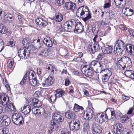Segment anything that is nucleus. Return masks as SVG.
I'll use <instances>...</instances> for the list:
<instances>
[{
    "instance_id": "f257e3e1",
    "label": "nucleus",
    "mask_w": 134,
    "mask_h": 134,
    "mask_svg": "<svg viewBox=\"0 0 134 134\" xmlns=\"http://www.w3.org/2000/svg\"><path fill=\"white\" fill-rule=\"evenodd\" d=\"M36 74L33 70H31L29 73V76L26 74L22 81L19 84L21 85H23L29 81L30 84L33 86H35L36 85L39 86V85H41L38 82H37V78L36 77Z\"/></svg>"
},
{
    "instance_id": "f03ea898",
    "label": "nucleus",
    "mask_w": 134,
    "mask_h": 134,
    "mask_svg": "<svg viewBox=\"0 0 134 134\" xmlns=\"http://www.w3.org/2000/svg\"><path fill=\"white\" fill-rule=\"evenodd\" d=\"M89 11L87 6H82L77 10L76 15L77 16L82 19L84 21L86 22L91 18V14Z\"/></svg>"
},
{
    "instance_id": "7ed1b4c3",
    "label": "nucleus",
    "mask_w": 134,
    "mask_h": 134,
    "mask_svg": "<svg viewBox=\"0 0 134 134\" xmlns=\"http://www.w3.org/2000/svg\"><path fill=\"white\" fill-rule=\"evenodd\" d=\"M117 67L120 70H125L129 69L132 66V63L130 58L127 56H124L115 62Z\"/></svg>"
},
{
    "instance_id": "20e7f679",
    "label": "nucleus",
    "mask_w": 134,
    "mask_h": 134,
    "mask_svg": "<svg viewBox=\"0 0 134 134\" xmlns=\"http://www.w3.org/2000/svg\"><path fill=\"white\" fill-rule=\"evenodd\" d=\"M75 20L74 19H72L66 21L63 25V27L60 24L57 27L58 32H64L65 31L71 32L73 30V28L74 25L75 24Z\"/></svg>"
},
{
    "instance_id": "39448f33",
    "label": "nucleus",
    "mask_w": 134,
    "mask_h": 134,
    "mask_svg": "<svg viewBox=\"0 0 134 134\" xmlns=\"http://www.w3.org/2000/svg\"><path fill=\"white\" fill-rule=\"evenodd\" d=\"M13 123L18 125H21L24 122V118L19 114L15 113L12 115Z\"/></svg>"
},
{
    "instance_id": "423d86ee",
    "label": "nucleus",
    "mask_w": 134,
    "mask_h": 134,
    "mask_svg": "<svg viewBox=\"0 0 134 134\" xmlns=\"http://www.w3.org/2000/svg\"><path fill=\"white\" fill-rule=\"evenodd\" d=\"M94 118L96 121L100 123L107 121L109 119L108 116L104 113H98L94 116Z\"/></svg>"
},
{
    "instance_id": "0eeeda50",
    "label": "nucleus",
    "mask_w": 134,
    "mask_h": 134,
    "mask_svg": "<svg viewBox=\"0 0 134 134\" xmlns=\"http://www.w3.org/2000/svg\"><path fill=\"white\" fill-rule=\"evenodd\" d=\"M53 77L52 76H49L46 79L45 81V83L42 82V81H44V80L42 78H40V80H38L39 83L41 84L43 87L48 86L52 85L53 83L54 80L53 79Z\"/></svg>"
},
{
    "instance_id": "6e6552de",
    "label": "nucleus",
    "mask_w": 134,
    "mask_h": 134,
    "mask_svg": "<svg viewBox=\"0 0 134 134\" xmlns=\"http://www.w3.org/2000/svg\"><path fill=\"white\" fill-rule=\"evenodd\" d=\"M97 36V35H96L93 39L94 43L93 45L91 44L90 45V44L89 45V51L91 53H94L100 49L99 44L97 42H96V38Z\"/></svg>"
},
{
    "instance_id": "1a4fd4ad",
    "label": "nucleus",
    "mask_w": 134,
    "mask_h": 134,
    "mask_svg": "<svg viewBox=\"0 0 134 134\" xmlns=\"http://www.w3.org/2000/svg\"><path fill=\"white\" fill-rule=\"evenodd\" d=\"M122 126L121 124L116 123L113 126V133L114 134H121L122 132Z\"/></svg>"
},
{
    "instance_id": "9d476101",
    "label": "nucleus",
    "mask_w": 134,
    "mask_h": 134,
    "mask_svg": "<svg viewBox=\"0 0 134 134\" xmlns=\"http://www.w3.org/2000/svg\"><path fill=\"white\" fill-rule=\"evenodd\" d=\"M76 23V22H75ZM73 28V30L75 33L79 34L83 32L84 30V26L80 22L76 23Z\"/></svg>"
},
{
    "instance_id": "9b49d317",
    "label": "nucleus",
    "mask_w": 134,
    "mask_h": 134,
    "mask_svg": "<svg viewBox=\"0 0 134 134\" xmlns=\"http://www.w3.org/2000/svg\"><path fill=\"white\" fill-rule=\"evenodd\" d=\"M58 128V124L52 121L48 126L47 134H51L53 130H56Z\"/></svg>"
},
{
    "instance_id": "f8f14e48",
    "label": "nucleus",
    "mask_w": 134,
    "mask_h": 134,
    "mask_svg": "<svg viewBox=\"0 0 134 134\" xmlns=\"http://www.w3.org/2000/svg\"><path fill=\"white\" fill-rule=\"evenodd\" d=\"M92 128L93 134H99L102 130L101 126L98 124H93L92 125Z\"/></svg>"
},
{
    "instance_id": "ddd939ff",
    "label": "nucleus",
    "mask_w": 134,
    "mask_h": 134,
    "mask_svg": "<svg viewBox=\"0 0 134 134\" xmlns=\"http://www.w3.org/2000/svg\"><path fill=\"white\" fill-rule=\"evenodd\" d=\"M35 22L37 24L41 27H45L48 24L46 20L42 18H37Z\"/></svg>"
},
{
    "instance_id": "4468645a",
    "label": "nucleus",
    "mask_w": 134,
    "mask_h": 134,
    "mask_svg": "<svg viewBox=\"0 0 134 134\" xmlns=\"http://www.w3.org/2000/svg\"><path fill=\"white\" fill-rule=\"evenodd\" d=\"M65 7L68 10H71L74 11L76 9V7L74 3L70 2L65 3Z\"/></svg>"
},
{
    "instance_id": "2eb2a0df",
    "label": "nucleus",
    "mask_w": 134,
    "mask_h": 134,
    "mask_svg": "<svg viewBox=\"0 0 134 134\" xmlns=\"http://www.w3.org/2000/svg\"><path fill=\"white\" fill-rule=\"evenodd\" d=\"M32 111L34 114L38 115L44 114L45 113L44 109L41 107L38 108V109L35 108H32Z\"/></svg>"
},
{
    "instance_id": "dca6fc26",
    "label": "nucleus",
    "mask_w": 134,
    "mask_h": 134,
    "mask_svg": "<svg viewBox=\"0 0 134 134\" xmlns=\"http://www.w3.org/2000/svg\"><path fill=\"white\" fill-rule=\"evenodd\" d=\"M90 129V127L88 122L87 121L83 125L81 134H88V131Z\"/></svg>"
},
{
    "instance_id": "f3484780",
    "label": "nucleus",
    "mask_w": 134,
    "mask_h": 134,
    "mask_svg": "<svg viewBox=\"0 0 134 134\" xmlns=\"http://www.w3.org/2000/svg\"><path fill=\"white\" fill-rule=\"evenodd\" d=\"M126 50L129 55L131 56L134 55V46L131 44L127 45L126 47Z\"/></svg>"
},
{
    "instance_id": "a211bd4d",
    "label": "nucleus",
    "mask_w": 134,
    "mask_h": 134,
    "mask_svg": "<svg viewBox=\"0 0 134 134\" xmlns=\"http://www.w3.org/2000/svg\"><path fill=\"white\" fill-rule=\"evenodd\" d=\"M42 45V44L40 42V40L39 39H35L32 42V47L35 49H39Z\"/></svg>"
},
{
    "instance_id": "6ab92c4d",
    "label": "nucleus",
    "mask_w": 134,
    "mask_h": 134,
    "mask_svg": "<svg viewBox=\"0 0 134 134\" xmlns=\"http://www.w3.org/2000/svg\"><path fill=\"white\" fill-rule=\"evenodd\" d=\"M21 110L22 113L24 115H27L29 113L31 110V107L29 105H25Z\"/></svg>"
},
{
    "instance_id": "aec40b11",
    "label": "nucleus",
    "mask_w": 134,
    "mask_h": 134,
    "mask_svg": "<svg viewBox=\"0 0 134 134\" xmlns=\"http://www.w3.org/2000/svg\"><path fill=\"white\" fill-rule=\"evenodd\" d=\"M22 43L26 49H29L31 46V42L28 39L24 38L22 41Z\"/></svg>"
},
{
    "instance_id": "412c9836",
    "label": "nucleus",
    "mask_w": 134,
    "mask_h": 134,
    "mask_svg": "<svg viewBox=\"0 0 134 134\" xmlns=\"http://www.w3.org/2000/svg\"><path fill=\"white\" fill-rule=\"evenodd\" d=\"M65 115L66 118L68 119H73L75 118L76 115L74 112L68 110L65 113Z\"/></svg>"
},
{
    "instance_id": "4be33fe9",
    "label": "nucleus",
    "mask_w": 134,
    "mask_h": 134,
    "mask_svg": "<svg viewBox=\"0 0 134 134\" xmlns=\"http://www.w3.org/2000/svg\"><path fill=\"white\" fill-rule=\"evenodd\" d=\"M113 49L112 47L110 46L106 45L102 48V52L105 54H109L112 52Z\"/></svg>"
},
{
    "instance_id": "5701e85b",
    "label": "nucleus",
    "mask_w": 134,
    "mask_h": 134,
    "mask_svg": "<svg viewBox=\"0 0 134 134\" xmlns=\"http://www.w3.org/2000/svg\"><path fill=\"white\" fill-rule=\"evenodd\" d=\"M124 48H122L117 47H114V53L116 55L120 56L122 54Z\"/></svg>"
},
{
    "instance_id": "b1692460",
    "label": "nucleus",
    "mask_w": 134,
    "mask_h": 134,
    "mask_svg": "<svg viewBox=\"0 0 134 134\" xmlns=\"http://www.w3.org/2000/svg\"><path fill=\"white\" fill-rule=\"evenodd\" d=\"M53 119L56 121L63 122L64 121V118L61 115L57 113H55L53 115Z\"/></svg>"
},
{
    "instance_id": "393cba45",
    "label": "nucleus",
    "mask_w": 134,
    "mask_h": 134,
    "mask_svg": "<svg viewBox=\"0 0 134 134\" xmlns=\"http://www.w3.org/2000/svg\"><path fill=\"white\" fill-rule=\"evenodd\" d=\"M43 43L47 46L49 47H52L53 44L52 38H51L50 37H47L44 38Z\"/></svg>"
},
{
    "instance_id": "a878e982",
    "label": "nucleus",
    "mask_w": 134,
    "mask_h": 134,
    "mask_svg": "<svg viewBox=\"0 0 134 134\" xmlns=\"http://www.w3.org/2000/svg\"><path fill=\"white\" fill-rule=\"evenodd\" d=\"M25 49L24 48H21L20 49L19 51L18 52V55L20 58L23 59L25 58L26 57Z\"/></svg>"
},
{
    "instance_id": "bb28decb",
    "label": "nucleus",
    "mask_w": 134,
    "mask_h": 134,
    "mask_svg": "<svg viewBox=\"0 0 134 134\" xmlns=\"http://www.w3.org/2000/svg\"><path fill=\"white\" fill-rule=\"evenodd\" d=\"M125 76L129 77L134 79V71L131 70H126L124 72Z\"/></svg>"
},
{
    "instance_id": "cd10ccee",
    "label": "nucleus",
    "mask_w": 134,
    "mask_h": 134,
    "mask_svg": "<svg viewBox=\"0 0 134 134\" xmlns=\"http://www.w3.org/2000/svg\"><path fill=\"white\" fill-rule=\"evenodd\" d=\"M124 14L127 16H131L133 15L134 11L132 9L129 8H125L124 9Z\"/></svg>"
},
{
    "instance_id": "c85d7f7f",
    "label": "nucleus",
    "mask_w": 134,
    "mask_h": 134,
    "mask_svg": "<svg viewBox=\"0 0 134 134\" xmlns=\"http://www.w3.org/2000/svg\"><path fill=\"white\" fill-rule=\"evenodd\" d=\"M69 127L70 130L76 131L80 129V124L75 125L73 124L72 125H69Z\"/></svg>"
},
{
    "instance_id": "c756f323",
    "label": "nucleus",
    "mask_w": 134,
    "mask_h": 134,
    "mask_svg": "<svg viewBox=\"0 0 134 134\" xmlns=\"http://www.w3.org/2000/svg\"><path fill=\"white\" fill-rule=\"evenodd\" d=\"M42 105V102L36 98L34 99V100L33 106L35 107L39 108Z\"/></svg>"
},
{
    "instance_id": "7c9ffc66",
    "label": "nucleus",
    "mask_w": 134,
    "mask_h": 134,
    "mask_svg": "<svg viewBox=\"0 0 134 134\" xmlns=\"http://www.w3.org/2000/svg\"><path fill=\"white\" fill-rule=\"evenodd\" d=\"M2 105H7L9 103V98L7 96H5L2 95Z\"/></svg>"
},
{
    "instance_id": "2f4dec72",
    "label": "nucleus",
    "mask_w": 134,
    "mask_h": 134,
    "mask_svg": "<svg viewBox=\"0 0 134 134\" xmlns=\"http://www.w3.org/2000/svg\"><path fill=\"white\" fill-rule=\"evenodd\" d=\"M91 69V67L86 65H85L83 66H82L81 68V70L83 74H85L87 71L90 70Z\"/></svg>"
},
{
    "instance_id": "473e14b6",
    "label": "nucleus",
    "mask_w": 134,
    "mask_h": 134,
    "mask_svg": "<svg viewBox=\"0 0 134 134\" xmlns=\"http://www.w3.org/2000/svg\"><path fill=\"white\" fill-rule=\"evenodd\" d=\"M116 44L115 46L117 45L118 47L125 49V45L124 42L121 40H118L117 41Z\"/></svg>"
},
{
    "instance_id": "72a5a7b5",
    "label": "nucleus",
    "mask_w": 134,
    "mask_h": 134,
    "mask_svg": "<svg viewBox=\"0 0 134 134\" xmlns=\"http://www.w3.org/2000/svg\"><path fill=\"white\" fill-rule=\"evenodd\" d=\"M55 20L57 21L60 22L62 20L63 18V15L60 13H56L55 15Z\"/></svg>"
},
{
    "instance_id": "f704fd0d",
    "label": "nucleus",
    "mask_w": 134,
    "mask_h": 134,
    "mask_svg": "<svg viewBox=\"0 0 134 134\" xmlns=\"http://www.w3.org/2000/svg\"><path fill=\"white\" fill-rule=\"evenodd\" d=\"M0 32L3 34H5L8 32V30L2 24L0 25Z\"/></svg>"
},
{
    "instance_id": "c9c22d12",
    "label": "nucleus",
    "mask_w": 134,
    "mask_h": 134,
    "mask_svg": "<svg viewBox=\"0 0 134 134\" xmlns=\"http://www.w3.org/2000/svg\"><path fill=\"white\" fill-rule=\"evenodd\" d=\"M114 1L115 3L116 7L122 5V7H124L125 5V3H124V4H123V0H114Z\"/></svg>"
},
{
    "instance_id": "e433bc0d",
    "label": "nucleus",
    "mask_w": 134,
    "mask_h": 134,
    "mask_svg": "<svg viewBox=\"0 0 134 134\" xmlns=\"http://www.w3.org/2000/svg\"><path fill=\"white\" fill-rule=\"evenodd\" d=\"M83 109V108L82 107L79 106L76 104H74L73 110L75 112L80 111V110H82Z\"/></svg>"
},
{
    "instance_id": "4c0bfd02",
    "label": "nucleus",
    "mask_w": 134,
    "mask_h": 134,
    "mask_svg": "<svg viewBox=\"0 0 134 134\" xmlns=\"http://www.w3.org/2000/svg\"><path fill=\"white\" fill-rule=\"evenodd\" d=\"M10 118H8L5 121H2L1 125L3 126H8L10 124Z\"/></svg>"
},
{
    "instance_id": "58836bf2",
    "label": "nucleus",
    "mask_w": 134,
    "mask_h": 134,
    "mask_svg": "<svg viewBox=\"0 0 134 134\" xmlns=\"http://www.w3.org/2000/svg\"><path fill=\"white\" fill-rule=\"evenodd\" d=\"M0 134H9L8 129L3 128L0 129Z\"/></svg>"
},
{
    "instance_id": "ea45409f",
    "label": "nucleus",
    "mask_w": 134,
    "mask_h": 134,
    "mask_svg": "<svg viewBox=\"0 0 134 134\" xmlns=\"http://www.w3.org/2000/svg\"><path fill=\"white\" fill-rule=\"evenodd\" d=\"M116 118L115 115V112L114 110H111V117H108V120H114Z\"/></svg>"
},
{
    "instance_id": "a19ab883",
    "label": "nucleus",
    "mask_w": 134,
    "mask_h": 134,
    "mask_svg": "<svg viewBox=\"0 0 134 134\" xmlns=\"http://www.w3.org/2000/svg\"><path fill=\"white\" fill-rule=\"evenodd\" d=\"M14 17L13 15L11 14H8L7 15V20L8 23H11L14 19Z\"/></svg>"
},
{
    "instance_id": "79ce46f5",
    "label": "nucleus",
    "mask_w": 134,
    "mask_h": 134,
    "mask_svg": "<svg viewBox=\"0 0 134 134\" xmlns=\"http://www.w3.org/2000/svg\"><path fill=\"white\" fill-rule=\"evenodd\" d=\"M64 2V0H55V4L59 6L62 5Z\"/></svg>"
},
{
    "instance_id": "37998d69",
    "label": "nucleus",
    "mask_w": 134,
    "mask_h": 134,
    "mask_svg": "<svg viewBox=\"0 0 134 134\" xmlns=\"http://www.w3.org/2000/svg\"><path fill=\"white\" fill-rule=\"evenodd\" d=\"M93 110L94 109L92 107L88 109L87 110V113L88 114L90 115L93 117L94 113Z\"/></svg>"
},
{
    "instance_id": "c03bdc74",
    "label": "nucleus",
    "mask_w": 134,
    "mask_h": 134,
    "mask_svg": "<svg viewBox=\"0 0 134 134\" xmlns=\"http://www.w3.org/2000/svg\"><path fill=\"white\" fill-rule=\"evenodd\" d=\"M34 99H35V98H30L29 99H28L27 100L28 104L27 105H30L31 107H32V105L33 106Z\"/></svg>"
},
{
    "instance_id": "a18cd8bd",
    "label": "nucleus",
    "mask_w": 134,
    "mask_h": 134,
    "mask_svg": "<svg viewBox=\"0 0 134 134\" xmlns=\"http://www.w3.org/2000/svg\"><path fill=\"white\" fill-rule=\"evenodd\" d=\"M57 98V97L55 94V95H51L49 99L52 102H54L56 101Z\"/></svg>"
},
{
    "instance_id": "49530a36",
    "label": "nucleus",
    "mask_w": 134,
    "mask_h": 134,
    "mask_svg": "<svg viewBox=\"0 0 134 134\" xmlns=\"http://www.w3.org/2000/svg\"><path fill=\"white\" fill-rule=\"evenodd\" d=\"M80 124L79 120L77 119H74L73 120H72L70 123L69 125H72V124Z\"/></svg>"
},
{
    "instance_id": "de8ad7c7",
    "label": "nucleus",
    "mask_w": 134,
    "mask_h": 134,
    "mask_svg": "<svg viewBox=\"0 0 134 134\" xmlns=\"http://www.w3.org/2000/svg\"><path fill=\"white\" fill-rule=\"evenodd\" d=\"M98 63V66H99V68L98 69H100V72L102 71L103 72L104 65L102 63H101L100 62Z\"/></svg>"
},
{
    "instance_id": "09e8293b",
    "label": "nucleus",
    "mask_w": 134,
    "mask_h": 134,
    "mask_svg": "<svg viewBox=\"0 0 134 134\" xmlns=\"http://www.w3.org/2000/svg\"><path fill=\"white\" fill-rule=\"evenodd\" d=\"M14 64V61L13 60H9L7 63V66L9 68H11Z\"/></svg>"
},
{
    "instance_id": "8fccbe9b",
    "label": "nucleus",
    "mask_w": 134,
    "mask_h": 134,
    "mask_svg": "<svg viewBox=\"0 0 134 134\" xmlns=\"http://www.w3.org/2000/svg\"><path fill=\"white\" fill-rule=\"evenodd\" d=\"M104 72H105V74H108V76L110 77L111 75L112 72L110 71L109 70L107 69H105L104 70Z\"/></svg>"
},
{
    "instance_id": "3c124183",
    "label": "nucleus",
    "mask_w": 134,
    "mask_h": 134,
    "mask_svg": "<svg viewBox=\"0 0 134 134\" xmlns=\"http://www.w3.org/2000/svg\"><path fill=\"white\" fill-rule=\"evenodd\" d=\"M73 61L77 62H81L82 61V59L81 57H77L76 58H75L72 60Z\"/></svg>"
},
{
    "instance_id": "603ef678",
    "label": "nucleus",
    "mask_w": 134,
    "mask_h": 134,
    "mask_svg": "<svg viewBox=\"0 0 134 134\" xmlns=\"http://www.w3.org/2000/svg\"><path fill=\"white\" fill-rule=\"evenodd\" d=\"M130 118V115L129 116L128 115L127 116L125 115V116L122 118L121 119V122L123 123L125 122L126 120L127 119H129Z\"/></svg>"
},
{
    "instance_id": "864d4df0",
    "label": "nucleus",
    "mask_w": 134,
    "mask_h": 134,
    "mask_svg": "<svg viewBox=\"0 0 134 134\" xmlns=\"http://www.w3.org/2000/svg\"><path fill=\"white\" fill-rule=\"evenodd\" d=\"M103 73L104 75L103 77V79L105 81H107L110 77L108 74H105V72H103Z\"/></svg>"
},
{
    "instance_id": "5fc2aeb1",
    "label": "nucleus",
    "mask_w": 134,
    "mask_h": 134,
    "mask_svg": "<svg viewBox=\"0 0 134 134\" xmlns=\"http://www.w3.org/2000/svg\"><path fill=\"white\" fill-rule=\"evenodd\" d=\"M65 93V91H62L60 93H57L55 94L57 96V97H62L64 94Z\"/></svg>"
},
{
    "instance_id": "6e6d98bb",
    "label": "nucleus",
    "mask_w": 134,
    "mask_h": 134,
    "mask_svg": "<svg viewBox=\"0 0 134 134\" xmlns=\"http://www.w3.org/2000/svg\"><path fill=\"white\" fill-rule=\"evenodd\" d=\"M98 62L96 60H94L90 64V66L91 67H93V66H94L96 65H98Z\"/></svg>"
},
{
    "instance_id": "4d7b16f0",
    "label": "nucleus",
    "mask_w": 134,
    "mask_h": 134,
    "mask_svg": "<svg viewBox=\"0 0 134 134\" xmlns=\"http://www.w3.org/2000/svg\"><path fill=\"white\" fill-rule=\"evenodd\" d=\"M34 96L36 97H39L41 96V94L40 91H36L34 94Z\"/></svg>"
},
{
    "instance_id": "13d9d810",
    "label": "nucleus",
    "mask_w": 134,
    "mask_h": 134,
    "mask_svg": "<svg viewBox=\"0 0 134 134\" xmlns=\"http://www.w3.org/2000/svg\"><path fill=\"white\" fill-rule=\"evenodd\" d=\"M94 73V72L93 70H92V68H91V69H90V70L89 71H88L87 72V74L88 75L91 76H92Z\"/></svg>"
},
{
    "instance_id": "bf43d9fd",
    "label": "nucleus",
    "mask_w": 134,
    "mask_h": 134,
    "mask_svg": "<svg viewBox=\"0 0 134 134\" xmlns=\"http://www.w3.org/2000/svg\"><path fill=\"white\" fill-rule=\"evenodd\" d=\"M31 51V50L30 49H25V52L26 53V56L27 55L26 58L27 57H29L30 54V52Z\"/></svg>"
},
{
    "instance_id": "052dcab7",
    "label": "nucleus",
    "mask_w": 134,
    "mask_h": 134,
    "mask_svg": "<svg viewBox=\"0 0 134 134\" xmlns=\"http://www.w3.org/2000/svg\"><path fill=\"white\" fill-rule=\"evenodd\" d=\"M101 12V10L100 9H97L96 10L93 12L94 14L97 15V16H99Z\"/></svg>"
},
{
    "instance_id": "680f3d73",
    "label": "nucleus",
    "mask_w": 134,
    "mask_h": 134,
    "mask_svg": "<svg viewBox=\"0 0 134 134\" xmlns=\"http://www.w3.org/2000/svg\"><path fill=\"white\" fill-rule=\"evenodd\" d=\"M8 118H9L6 115H2L0 118V119H1V120L2 121H5Z\"/></svg>"
},
{
    "instance_id": "e2e57ef3",
    "label": "nucleus",
    "mask_w": 134,
    "mask_h": 134,
    "mask_svg": "<svg viewBox=\"0 0 134 134\" xmlns=\"http://www.w3.org/2000/svg\"><path fill=\"white\" fill-rule=\"evenodd\" d=\"M111 6V3L109 2L105 3L104 5V8H108Z\"/></svg>"
},
{
    "instance_id": "0e129e2a",
    "label": "nucleus",
    "mask_w": 134,
    "mask_h": 134,
    "mask_svg": "<svg viewBox=\"0 0 134 134\" xmlns=\"http://www.w3.org/2000/svg\"><path fill=\"white\" fill-rule=\"evenodd\" d=\"M103 57V55L102 54H99L97 57L96 59L99 60H101Z\"/></svg>"
},
{
    "instance_id": "69168bd1",
    "label": "nucleus",
    "mask_w": 134,
    "mask_h": 134,
    "mask_svg": "<svg viewBox=\"0 0 134 134\" xmlns=\"http://www.w3.org/2000/svg\"><path fill=\"white\" fill-rule=\"evenodd\" d=\"M53 66L51 64H49L47 66L46 68L47 69L48 72H49L52 68H53Z\"/></svg>"
},
{
    "instance_id": "338daca9",
    "label": "nucleus",
    "mask_w": 134,
    "mask_h": 134,
    "mask_svg": "<svg viewBox=\"0 0 134 134\" xmlns=\"http://www.w3.org/2000/svg\"><path fill=\"white\" fill-rule=\"evenodd\" d=\"M122 99L125 101L129 100L130 98V97L129 96H126L125 95H122Z\"/></svg>"
},
{
    "instance_id": "774afa93",
    "label": "nucleus",
    "mask_w": 134,
    "mask_h": 134,
    "mask_svg": "<svg viewBox=\"0 0 134 134\" xmlns=\"http://www.w3.org/2000/svg\"><path fill=\"white\" fill-rule=\"evenodd\" d=\"M129 34L134 37V30H130L128 31Z\"/></svg>"
}]
</instances>
